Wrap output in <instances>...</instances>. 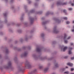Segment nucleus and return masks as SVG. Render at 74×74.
<instances>
[{
	"mask_svg": "<svg viewBox=\"0 0 74 74\" xmlns=\"http://www.w3.org/2000/svg\"><path fill=\"white\" fill-rule=\"evenodd\" d=\"M32 65H30L29 62H28L27 60H26L25 63V67L21 68L20 66H19L18 73H21L23 74L25 69H30Z\"/></svg>",
	"mask_w": 74,
	"mask_h": 74,
	"instance_id": "nucleus-1",
	"label": "nucleus"
},
{
	"mask_svg": "<svg viewBox=\"0 0 74 74\" xmlns=\"http://www.w3.org/2000/svg\"><path fill=\"white\" fill-rule=\"evenodd\" d=\"M32 56L35 59V60H38V59H39L40 60H45V59H47L48 60H51L53 59V57H52L51 58H48L47 57H41L40 56H39L37 57V56L35 54H34L32 55Z\"/></svg>",
	"mask_w": 74,
	"mask_h": 74,
	"instance_id": "nucleus-2",
	"label": "nucleus"
},
{
	"mask_svg": "<svg viewBox=\"0 0 74 74\" xmlns=\"http://www.w3.org/2000/svg\"><path fill=\"white\" fill-rule=\"evenodd\" d=\"M12 69V67L11 65V61H9L8 62V64L7 65H4L3 67L1 66L0 67V69L2 70L3 69Z\"/></svg>",
	"mask_w": 74,
	"mask_h": 74,
	"instance_id": "nucleus-3",
	"label": "nucleus"
},
{
	"mask_svg": "<svg viewBox=\"0 0 74 74\" xmlns=\"http://www.w3.org/2000/svg\"><path fill=\"white\" fill-rule=\"evenodd\" d=\"M53 32L54 33H56V34H57L59 32V31L57 29V27L56 26H55L54 27L53 30Z\"/></svg>",
	"mask_w": 74,
	"mask_h": 74,
	"instance_id": "nucleus-4",
	"label": "nucleus"
},
{
	"mask_svg": "<svg viewBox=\"0 0 74 74\" xmlns=\"http://www.w3.org/2000/svg\"><path fill=\"white\" fill-rule=\"evenodd\" d=\"M53 19L57 23H60L61 22V20L56 18H54Z\"/></svg>",
	"mask_w": 74,
	"mask_h": 74,
	"instance_id": "nucleus-5",
	"label": "nucleus"
},
{
	"mask_svg": "<svg viewBox=\"0 0 74 74\" xmlns=\"http://www.w3.org/2000/svg\"><path fill=\"white\" fill-rule=\"evenodd\" d=\"M59 47L60 49H61V51H63V52L65 51V47L63 46V45H59Z\"/></svg>",
	"mask_w": 74,
	"mask_h": 74,
	"instance_id": "nucleus-6",
	"label": "nucleus"
},
{
	"mask_svg": "<svg viewBox=\"0 0 74 74\" xmlns=\"http://www.w3.org/2000/svg\"><path fill=\"white\" fill-rule=\"evenodd\" d=\"M28 54V52L27 51H26L24 52V53L22 54L21 55V58H23V57H26V56H27V55Z\"/></svg>",
	"mask_w": 74,
	"mask_h": 74,
	"instance_id": "nucleus-7",
	"label": "nucleus"
},
{
	"mask_svg": "<svg viewBox=\"0 0 74 74\" xmlns=\"http://www.w3.org/2000/svg\"><path fill=\"white\" fill-rule=\"evenodd\" d=\"M56 4L58 6V5H65V3H63L62 2L60 1L57 2Z\"/></svg>",
	"mask_w": 74,
	"mask_h": 74,
	"instance_id": "nucleus-8",
	"label": "nucleus"
},
{
	"mask_svg": "<svg viewBox=\"0 0 74 74\" xmlns=\"http://www.w3.org/2000/svg\"><path fill=\"white\" fill-rule=\"evenodd\" d=\"M29 19L30 21V24L32 25V24H33V22L34 20V18L30 17L29 18Z\"/></svg>",
	"mask_w": 74,
	"mask_h": 74,
	"instance_id": "nucleus-9",
	"label": "nucleus"
},
{
	"mask_svg": "<svg viewBox=\"0 0 74 74\" xmlns=\"http://www.w3.org/2000/svg\"><path fill=\"white\" fill-rule=\"evenodd\" d=\"M7 12H6L5 13H3V15L5 17V22L6 23H7V19L6 18V17H7Z\"/></svg>",
	"mask_w": 74,
	"mask_h": 74,
	"instance_id": "nucleus-10",
	"label": "nucleus"
},
{
	"mask_svg": "<svg viewBox=\"0 0 74 74\" xmlns=\"http://www.w3.org/2000/svg\"><path fill=\"white\" fill-rule=\"evenodd\" d=\"M54 64V66L55 68H58L59 67V64L57 63L56 62V60H55L53 61Z\"/></svg>",
	"mask_w": 74,
	"mask_h": 74,
	"instance_id": "nucleus-11",
	"label": "nucleus"
},
{
	"mask_svg": "<svg viewBox=\"0 0 74 74\" xmlns=\"http://www.w3.org/2000/svg\"><path fill=\"white\" fill-rule=\"evenodd\" d=\"M37 71V70L36 69H34L33 70V71H32L31 73H29V74H36Z\"/></svg>",
	"mask_w": 74,
	"mask_h": 74,
	"instance_id": "nucleus-12",
	"label": "nucleus"
},
{
	"mask_svg": "<svg viewBox=\"0 0 74 74\" xmlns=\"http://www.w3.org/2000/svg\"><path fill=\"white\" fill-rule=\"evenodd\" d=\"M26 48H27V49H28L29 50L31 49V47H30V46H28L27 47H22V49H26Z\"/></svg>",
	"mask_w": 74,
	"mask_h": 74,
	"instance_id": "nucleus-13",
	"label": "nucleus"
},
{
	"mask_svg": "<svg viewBox=\"0 0 74 74\" xmlns=\"http://www.w3.org/2000/svg\"><path fill=\"white\" fill-rule=\"evenodd\" d=\"M73 49V48L72 47H69V51L68 52L69 54V55H71V54H72V52H71V51L70 50H72Z\"/></svg>",
	"mask_w": 74,
	"mask_h": 74,
	"instance_id": "nucleus-14",
	"label": "nucleus"
},
{
	"mask_svg": "<svg viewBox=\"0 0 74 74\" xmlns=\"http://www.w3.org/2000/svg\"><path fill=\"white\" fill-rule=\"evenodd\" d=\"M49 14H51V15H53V12H48L46 13V16H48L49 15Z\"/></svg>",
	"mask_w": 74,
	"mask_h": 74,
	"instance_id": "nucleus-15",
	"label": "nucleus"
},
{
	"mask_svg": "<svg viewBox=\"0 0 74 74\" xmlns=\"http://www.w3.org/2000/svg\"><path fill=\"white\" fill-rule=\"evenodd\" d=\"M14 50H17L18 51H21L22 50L21 49H19L16 47H14Z\"/></svg>",
	"mask_w": 74,
	"mask_h": 74,
	"instance_id": "nucleus-16",
	"label": "nucleus"
},
{
	"mask_svg": "<svg viewBox=\"0 0 74 74\" xmlns=\"http://www.w3.org/2000/svg\"><path fill=\"white\" fill-rule=\"evenodd\" d=\"M5 53H7V54H8V53H9V50H8V49L6 47L5 48Z\"/></svg>",
	"mask_w": 74,
	"mask_h": 74,
	"instance_id": "nucleus-17",
	"label": "nucleus"
},
{
	"mask_svg": "<svg viewBox=\"0 0 74 74\" xmlns=\"http://www.w3.org/2000/svg\"><path fill=\"white\" fill-rule=\"evenodd\" d=\"M41 51V49L38 47L36 49V51L38 52H40Z\"/></svg>",
	"mask_w": 74,
	"mask_h": 74,
	"instance_id": "nucleus-18",
	"label": "nucleus"
},
{
	"mask_svg": "<svg viewBox=\"0 0 74 74\" xmlns=\"http://www.w3.org/2000/svg\"><path fill=\"white\" fill-rule=\"evenodd\" d=\"M34 12H35V10H32L30 11L28 13V15H29V14H30V13H34Z\"/></svg>",
	"mask_w": 74,
	"mask_h": 74,
	"instance_id": "nucleus-19",
	"label": "nucleus"
},
{
	"mask_svg": "<svg viewBox=\"0 0 74 74\" xmlns=\"http://www.w3.org/2000/svg\"><path fill=\"white\" fill-rule=\"evenodd\" d=\"M12 25H16V26H19L20 25H21V24H15V23L13 22L12 23Z\"/></svg>",
	"mask_w": 74,
	"mask_h": 74,
	"instance_id": "nucleus-20",
	"label": "nucleus"
},
{
	"mask_svg": "<svg viewBox=\"0 0 74 74\" xmlns=\"http://www.w3.org/2000/svg\"><path fill=\"white\" fill-rule=\"evenodd\" d=\"M64 70H65V68H61L60 71V72H61L62 73V72H63V71H64Z\"/></svg>",
	"mask_w": 74,
	"mask_h": 74,
	"instance_id": "nucleus-21",
	"label": "nucleus"
},
{
	"mask_svg": "<svg viewBox=\"0 0 74 74\" xmlns=\"http://www.w3.org/2000/svg\"><path fill=\"white\" fill-rule=\"evenodd\" d=\"M68 66H69L71 67H72L73 66V64L70 63H68L67 64Z\"/></svg>",
	"mask_w": 74,
	"mask_h": 74,
	"instance_id": "nucleus-22",
	"label": "nucleus"
},
{
	"mask_svg": "<svg viewBox=\"0 0 74 74\" xmlns=\"http://www.w3.org/2000/svg\"><path fill=\"white\" fill-rule=\"evenodd\" d=\"M14 60L15 61L16 63H18V59L16 57H15L14 58Z\"/></svg>",
	"mask_w": 74,
	"mask_h": 74,
	"instance_id": "nucleus-23",
	"label": "nucleus"
},
{
	"mask_svg": "<svg viewBox=\"0 0 74 74\" xmlns=\"http://www.w3.org/2000/svg\"><path fill=\"white\" fill-rule=\"evenodd\" d=\"M24 8L25 9L26 12H28V10H27V6L25 5Z\"/></svg>",
	"mask_w": 74,
	"mask_h": 74,
	"instance_id": "nucleus-24",
	"label": "nucleus"
},
{
	"mask_svg": "<svg viewBox=\"0 0 74 74\" xmlns=\"http://www.w3.org/2000/svg\"><path fill=\"white\" fill-rule=\"evenodd\" d=\"M23 16H24V14H22L21 17L20 18V20H21V21H23Z\"/></svg>",
	"mask_w": 74,
	"mask_h": 74,
	"instance_id": "nucleus-25",
	"label": "nucleus"
},
{
	"mask_svg": "<svg viewBox=\"0 0 74 74\" xmlns=\"http://www.w3.org/2000/svg\"><path fill=\"white\" fill-rule=\"evenodd\" d=\"M48 68H45L44 70V73H46L47 71H48Z\"/></svg>",
	"mask_w": 74,
	"mask_h": 74,
	"instance_id": "nucleus-26",
	"label": "nucleus"
},
{
	"mask_svg": "<svg viewBox=\"0 0 74 74\" xmlns=\"http://www.w3.org/2000/svg\"><path fill=\"white\" fill-rule=\"evenodd\" d=\"M28 38L29 37H28V36H25V41H27V40H28Z\"/></svg>",
	"mask_w": 74,
	"mask_h": 74,
	"instance_id": "nucleus-27",
	"label": "nucleus"
},
{
	"mask_svg": "<svg viewBox=\"0 0 74 74\" xmlns=\"http://www.w3.org/2000/svg\"><path fill=\"white\" fill-rule=\"evenodd\" d=\"M47 23V21H45L44 22H42V25H45V24H46Z\"/></svg>",
	"mask_w": 74,
	"mask_h": 74,
	"instance_id": "nucleus-28",
	"label": "nucleus"
},
{
	"mask_svg": "<svg viewBox=\"0 0 74 74\" xmlns=\"http://www.w3.org/2000/svg\"><path fill=\"white\" fill-rule=\"evenodd\" d=\"M24 25L25 26H26V27H27L28 26V23H24Z\"/></svg>",
	"mask_w": 74,
	"mask_h": 74,
	"instance_id": "nucleus-29",
	"label": "nucleus"
},
{
	"mask_svg": "<svg viewBox=\"0 0 74 74\" xmlns=\"http://www.w3.org/2000/svg\"><path fill=\"white\" fill-rule=\"evenodd\" d=\"M36 14H42V11L37 12H36Z\"/></svg>",
	"mask_w": 74,
	"mask_h": 74,
	"instance_id": "nucleus-30",
	"label": "nucleus"
},
{
	"mask_svg": "<svg viewBox=\"0 0 74 74\" xmlns=\"http://www.w3.org/2000/svg\"><path fill=\"white\" fill-rule=\"evenodd\" d=\"M17 32L19 33H21L22 32V31L21 29H19L17 31Z\"/></svg>",
	"mask_w": 74,
	"mask_h": 74,
	"instance_id": "nucleus-31",
	"label": "nucleus"
},
{
	"mask_svg": "<svg viewBox=\"0 0 74 74\" xmlns=\"http://www.w3.org/2000/svg\"><path fill=\"white\" fill-rule=\"evenodd\" d=\"M44 36H45V35L44 34H41V36L42 38H43V39H44Z\"/></svg>",
	"mask_w": 74,
	"mask_h": 74,
	"instance_id": "nucleus-32",
	"label": "nucleus"
},
{
	"mask_svg": "<svg viewBox=\"0 0 74 74\" xmlns=\"http://www.w3.org/2000/svg\"><path fill=\"white\" fill-rule=\"evenodd\" d=\"M56 42L55 41H53L52 42V44H56Z\"/></svg>",
	"mask_w": 74,
	"mask_h": 74,
	"instance_id": "nucleus-33",
	"label": "nucleus"
},
{
	"mask_svg": "<svg viewBox=\"0 0 74 74\" xmlns=\"http://www.w3.org/2000/svg\"><path fill=\"white\" fill-rule=\"evenodd\" d=\"M28 3L29 4H31L32 3V1H30V0H27Z\"/></svg>",
	"mask_w": 74,
	"mask_h": 74,
	"instance_id": "nucleus-34",
	"label": "nucleus"
},
{
	"mask_svg": "<svg viewBox=\"0 0 74 74\" xmlns=\"http://www.w3.org/2000/svg\"><path fill=\"white\" fill-rule=\"evenodd\" d=\"M40 69H42L43 68V66H40L39 67Z\"/></svg>",
	"mask_w": 74,
	"mask_h": 74,
	"instance_id": "nucleus-35",
	"label": "nucleus"
},
{
	"mask_svg": "<svg viewBox=\"0 0 74 74\" xmlns=\"http://www.w3.org/2000/svg\"><path fill=\"white\" fill-rule=\"evenodd\" d=\"M34 5L35 6V7H37V6H38V4L37 3H34Z\"/></svg>",
	"mask_w": 74,
	"mask_h": 74,
	"instance_id": "nucleus-36",
	"label": "nucleus"
},
{
	"mask_svg": "<svg viewBox=\"0 0 74 74\" xmlns=\"http://www.w3.org/2000/svg\"><path fill=\"white\" fill-rule=\"evenodd\" d=\"M70 23V21H66V24H69Z\"/></svg>",
	"mask_w": 74,
	"mask_h": 74,
	"instance_id": "nucleus-37",
	"label": "nucleus"
},
{
	"mask_svg": "<svg viewBox=\"0 0 74 74\" xmlns=\"http://www.w3.org/2000/svg\"><path fill=\"white\" fill-rule=\"evenodd\" d=\"M20 42H23V39H22V38H21L20 39Z\"/></svg>",
	"mask_w": 74,
	"mask_h": 74,
	"instance_id": "nucleus-38",
	"label": "nucleus"
},
{
	"mask_svg": "<svg viewBox=\"0 0 74 74\" xmlns=\"http://www.w3.org/2000/svg\"><path fill=\"white\" fill-rule=\"evenodd\" d=\"M64 42H65V34H64Z\"/></svg>",
	"mask_w": 74,
	"mask_h": 74,
	"instance_id": "nucleus-39",
	"label": "nucleus"
},
{
	"mask_svg": "<svg viewBox=\"0 0 74 74\" xmlns=\"http://www.w3.org/2000/svg\"><path fill=\"white\" fill-rule=\"evenodd\" d=\"M68 10L69 11H71V10H73V8H69Z\"/></svg>",
	"mask_w": 74,
	"mask_h": 74,
	"instance_id": "nucleus-40",
	"label": "nucleus"
},
{
	"mask_svg": "<svg viewBox=\"0 0 74 74\" xmlns=\"http://www.w3.org/2000/svg\"><path fill=\"white\" fill-rule=\"evenodd\" d=\"M9 31L10 32H11L12 33V30L11 29H9Z\"/></svg>",
	"mask_w": 74,
	"mask_h": 74,
	"instance_id": "nucleus-41",
	"label": "nucleus"
},
{
	"mask_svg": "<svg viewBox=\"0 0 74 74\" xmlns=\"http://www.w3.org/2000/svg\"><path fill=\"white\" fill-rule=\"evenodd\" d=\"M8 57L7 55H6L5 56V59H8Z\"/></svg>",
	"mask_w": 74,
	"mask_h": 74,
	"instance_id": "nucleus-42",
	"label": "nucleus"
},
{
	"mask_svg": "<svg viewBox=\"0 0 74 74\" xmlns=\"http://www.w3.org/2000/svg\"><path fill=\"white\" fill-rule=\"evenodd\" d=\"M34 32V30H32L31 31L30 33H33Z\"/></svg>",
	"mask_w": 74,
	"mask_h": 74,
	"instance_id": "nucleus-43",
	"label": "nucleus"
},
{
	"mask_svg": "<svg viewBox=\"0 0 74 74\" xmlns=\"http://www.w3.org/2000/svg\"><path fill=\"white\" fill-rule=\"evenodd\" d=\"M12 10L14 9V6L12 5Z\"/></svg>",
	"mask_w": 74,
	"mask_h": 74,
	"instance_id": "nucleus-44",
	"label": "nucleus"
},
{
	"mask_svg": "<svg viewBox=\"0 0 74 74\" xmlns=\"http://www.w3.org/2000/svg\"><path fill=\"white\" fill-rule=\"evenodd\" d=\"M13 1H14V0H11L10 3H13Z\"/></svg>",
	"mask_w": 74,
	"mask_h": 74,
	"instance_id": "nucleus-45",
	"label": "nucleus"
},
{
	"mask_svg": "<svg viewBox=\"0 0 74 74\" xmlns=\"http://www.w3.org/2000/svg\"><path fill=\"white\" fill-rule=\"evenodd\" d=\"M74 70V68H71V71H73Z\"/></svg>",
	"mask_w": 74,
	"mask_h": 74,
	"instance_id": "nucleus-46",
	"label": "nucleus"
},
{
	"mask_svg": "<svg viewBox=\"0 0 74 74\" xmlns=\"http://www.w3.org/2000/svg\"><path fill=\"white\" fill-rule=\"evenodd\" d=\"M69 73V71H66L65 72V74H68Z\"/></svg>",
	"mask_w": 74,
	"mask_h": 74,
	"instance_id": "nucleus-47",
	"label": "nucleus"
},
{
	"mask_svg": "<svg viewBox=\"0 0 74 74\" xmlns=\"http://www.w3.org/2000/svg\"><path fill=\"white\" fill-rule=\"evenodd\" d=\"M0 34L1 35H3V33L2 32H0Z\"/></svg>",
	"mask_w": 74,
	"mask_h": 74,
	"instance_id": "nucleus-48",
	"label": "nucleus"
},
{
	"mask_svg": "<svg viewBox=\"0 0 74 74\" xmlns=\"http://www.w3.org/2000/svg\"><path fill=\"white\" fill-rule=\"evenodd\" d=\"M67 42H68V41H67V40H65V43H66V44H67Z\"/></svg>",
	"mask_w": 74,
	"mask_h": 74,
	"instance_id": "nucleus-49",
	"label": "nucleus"
},
{
	"mask_svg": "<svg viewBox=\"0 0 74 74\" xmlns=\"http://www.w3.org/2000/svg\"><path fill=\"white\" fill-rule=\"evenodd\" d=\"M18 42L17 41H15V44H17V43Z\"/></svg>",
	"mask_w": 74,
	"mask_h": 74,
	"instance_id": "nucleus-50",
	"label": "nucleus"
},
{
	"mask_svg": "<svg viewBox=\"0 0 74 74\" xmlns=\"http://www.w3.org/2000/svg\"><path fill=\"white\" fill-rule=\"evenodd\" d=\"M65 14L67 15V12L66 11H65Z\"/></svg>",
	"mask_w": 74,
	"mask_h": 74,
	"instance_id": "nucleus-51",
	"label": "nucleus"
},
{
	"mask_svg": "<svg viewBox=\"0 0 74 74\" xmlns=\"http://www.w3.org/2000/svg\"><path fill=\"white\" fill-rule=\"evenodd\" d=\"M70 38H71V37L69 36V37H68V38H67V39L68 40H69V39H70Z\"/></svg>",
	"mask_w": 74,
	"mask_h": 74,
	"instance_id": "nucleus-52",
	"label": "nucleus"
},
{
	"mask_svg": "<svg viewBox=\"0 0 74 74\" xmlns=\"http://www.w3.org/2000/svg\"><path fill=\"white\" fill-rule=\"evenodd\" d=\"M71 5H72V6H74V3H72L71 4Z\"/></svg>",
	"mask_w": 74,
	"mask_h": 74,
	"instance_id": "nucleus-53",
	"label": "nucleus"
},
{
	"mask_svg": "<svg viewBox=\"0 0 74 74\" xmlns=\"http://www.w3.org/2000/svg\"><path fill=\"white\" fill-rule=\"evenodd\" d=\"M3 27V26L2 25L0 26V29H1Z\"/></svg>",
	"mask_w": 74,
	"mask_h": 74,
	"instance_id": "nucleus-54",
	"label": "nucleus"
},
{
	"mask_svg": "<svg viewBox=\"0 0 74 74\" xmlns=\"http://www.w3.org/2000/svg\"><path fill=\"white\" fill-rule=\"evenodd\" d=\"M71 59L72 60H74V57H72V58H71Z\"/></svg>",
	"mask_w": 74,
	"mask_h": 74,
	"instance_id": "nucleus-55",
	"label": "nucleus"
},
{
	"mask_svg": "<svg viewBox=\"0 0 74 74\" xmlns=\"http://www.w3.org/2000/svg\"><path fill=\"white\" fill-rule=\"evenodd\" d=\"M68 58V56H66L65 57V59H67Z\"/></svg>",
	"mask_w": 74,
	"mask_h": 74,
	"instance_id": "nucleus-56",
	"label": "nucleus"
},
{
	"mask_svg": "<svg viewBox=\"0 0 74 74\" xmlns=\"http://www.w3.org/2000/svg\"><path fill=\"white\" fill-rule=\"evenodd\" d=\"M67 49V47H65V50H66V49Z\"/></svg>",
	"mask_w": 74,
	"mask_h": 74,
	"instance_id": "nucleus-57",
	"label": "nucleus"
},
{
	"mask_svg": "<svg viewBox=\"0 0 74 74\" xmlns=\"http://www.w3.org/2000/svg\"><path fill=\"white\" fill-rule=\"evenodd\" d=\"M5 1L6 3H7V2H8V0H5Z\"/></svg>",
	"mask_w": 74,
	"mask_h": 74,
	"instance_id": "nucleus-58",
	"label": "nucleus"
},
{
	"mask_svg": "<svg viewBox=\"0 0 74 74\" xmlns=\"http://www.w3.org/2000/svg\"><path fill=\"white\" fill-rule=\"evenodd\" d=\"M73 43H71V45H73Z\"/></svg>",
	"mask_w": 74,
	"mask_h": 74,
	"instance_id": "nucleus-59",
	"label": "nucleus"
},
{
	"mask_svg": "<svg viewBox=\"0 0 74 74\" xmlns=\"http://www.w3.org/2000/svg\"><path fill=\"white\" fill-rule=\"evenodd\" d=\"M44 19H45V18L44 17H42V20H44Z\"/></svg>",
	"mask_w": 74,
	"mask_h": 74,
	"instance_id": "nucleus-60",
	"label": "nucleus"
},
{
	"mask_svg": "<svg viewBox=\"0 0 74 74\" xmlns=\"http://www.w3.org/2000/svg\"><path fill=\"white\" fill-rule=\"evenodd\" d=\"M65 20H67V18L65 17Z\"/></svg>",
	"mask_w": 74,
	"mask_h": 74,
	"instance_id": "nucleus-61",
	"label": "nucleus"
},
{
	"mask_svg": "<svg viewBox=\"0 0 74 74\" xmlns=\"http://www.w3.org/2000/svg\"><path fill=\"white\" fill-rule=\"evenodd\" d=\"M44 28H45V29H47V27H46L45 26L44 27Z\"/></svg>",
	"mask_w": 74,
	"mask_h": 74,
	"instance_id": "nucleus-62",
	"label": "nucleus"
},
{
	"mask_svg": "<svg viewBox=\"0 0 74 74\" xmlns=\"http://www.w3.org/2000/svg\"><path fill=\"white\" fill-rule=\"evenodd\" d=\"M63 12L64 13H65V10H64L63 11Z\"/></svg>",
	"mask_w": 74,
	"mask_h": 74,
	"instance_id": "nucleus-63",
	"label": "nucleus"
},
{
	"mask_svg": "<svg viewBox=\"0 0 74 74\" xmlns=\"http://www.w3.org/2000/svg\"><path fill=\"white\" fill-rule=\"evenodd\" d=\"M1 54H0V59H1Z\"/></svg>",
	"mask_w": 74,
	"mask_h": 74,
	"instance_id": "nucleus-64",
	"label": "nucleus"
}]
</instances>
